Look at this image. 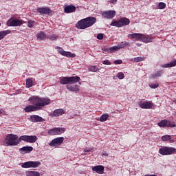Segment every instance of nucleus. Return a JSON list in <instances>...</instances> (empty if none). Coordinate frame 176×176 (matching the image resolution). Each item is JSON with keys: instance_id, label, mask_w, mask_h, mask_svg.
Listing matches in <instances>:
<instances>
[{"instance_id": "1", "label": "nucleus", "mask_w": 176, "mask_h": 176, "mask_svg": "<svg viewBox=\"0 0 176 176\" xmlns=\"http://www.w3.org/2000/svg\"><path fill=\"white\" fill-rule=\"evenodd\" d=\"M28 101L30 104H33L37 110L39 111V109H42L43 107L49 105L52 100L49 98H40L39 96H32L29 98Z\"/></svg>"}, {"instance_id": "2", "label": "nucleus", "mask_w": 176, "mask_h": 176, "mask_svg": "<svg viewBox=\"0 0 176 176\" xmlns=\"http://www.w3.org/2000/svg\"><path fill=\"white\" fill-rule=\"evenodd\" d=\"M96 21L97 19L96 17L88 16L77 22L76 27L78 30H86V28H89V27L96 24Z\"/></svg>"}, {"instance_id": "3", "label": "nucleus", "mask_w": 176, "mask_h": 176, "mask_svg": "<svg viewBox=\"0 0 176 176\" xmlns=\"http://www.w3.org/2000/svg\"><path fill=\"white\" fill-rule=\"evenodd\" d=\"M131 39H135V41H141L144 43H149L150 42H153L154 38L151 36H145V34L140 33H133L129 34Z\"/></svg>"}, {"instance_id": "4", "label": "nucleus", "mask_w": 176, "mask_h": 176, "mask_svg": "<svg viewBox=\"0 0 176 176\" xmlns=\"http://www.w3.org/2000/svg\"><path fill=\"white\" fill-rule=\"evenodd\" d=\"M6 146H16L19 145V140L17 135L9 134L4 140Z\"/></svg>"}, {"instance_id": "5", "label": "nucleus", "mask_w": 176, "mask_h": 176, "mask_svg": "<svg viewBox=\"0 0 176 176\" xmlns=\"http://www.w3.org/2000/svg\"><path fill=\"white\" fill-rule=\"evenodd\" d=\"M160 155L163 156H169L170 155H174L176 153V148L170 146H162L159 148Z\"/></svg>"}, {"instance_id": "6", "label": "nucleus", "mask_w": 176, "mask_h": 176, "mask_svg": "<svg viewBox=\"0 0 176 176\" xmlns=\"http://www.w3.org/2000/svg\"><path fill=\"white\" fill-rule=\"evenodd\" d=\"M80 80V77L76 76H70V77H63L61 78L60 83V85H69L71 82L72 83H78Z\"/></svg>"}, {"instance_id": "7", "label": "nucleus", "mask_w": 176, "mask_h": 176, "mask_svg": "<svg viewBox=\"0 0 176 176\" xmlns=\"http://www.w3.org/2000/svg\"><path fill=\"white\" fill-rule=\"evenodd\" d=\"M41 164L42 163L40 161H28L24 162L21 167L22 168H38Z\"/></svg>"}, {"instance_id": "8", "label": "nucleus", "mask_w": 176, "mask_h": 176, "mask_svg": "<svg viewBox=\"0 0 176 176\" xmlns=\"http://www.w3.org/2000/svg\"><path fill=\"white\" fill-rule=\"evenodd\" d=\"M63 133H65V128L58 127L50 129L47 134L49 135H60Z\"/></svg>"}, {"instance_id": "9", "label": "nucleus", "mask_w": 176, "mask_h": 176, "mask_svg": "<svg viewBox=\"0 0 176 176\" xmlns=\"http://www.w3.org/2000/svg\"><path fill=\"white\" fill-rule=\"evenodd\" d=\"M101 14H102V17H103V19H107L109 20H111V19H113V17H115V16H116V11L112 10H109L107 11H103Z\"/></svg>"}, {"instance_id": "10", "label": "nucleus", "mask_w": 176, "mask_h": 176, "mask_svg": "<svg viewBox=\"0 0 176 176\" xmlns=\"http://www.w3.org/2000/svg\"><path fill=\"white\" fill-rule=\"evenodd\" d=\"M23 24V21L20 19H10L7 22L8 27H20Z\"/></svg>"}, {"instance_id": "11", "label": "nucleus", "mask_w": 176, "mask_h": 176, "mask_svg": "<svg viewBox=\"0 0 176 176\" xmlns=\"http://www.w3.org/2000/svg\"><path fill=\"white\" fill-rule=\"evenodd\" d=\"M64 142V137H59L53 139L50 143V146H58Z\"/></svg>"}, {"instance_id": "12", "label": "nucleus", "mask_w": 176, "mask_h": 176, "mask_svg": "<svg viewBox=\"0 0 176 176\" xmlns=\"http://www.w3.org/2000/svg\"><path fill=\"white\" fill-rule=\"evenodd\" d=\"M138 106L142 109H151L152 107H153V103L151 101H139Z\"/></svg>"}, {"instance_id": "13", "label": "nucleus", "mask_w": 176, "mask_h": 176, "mask_svg": "<svg viewBox=\"0 0 176 176\" xmlns=\"http://www.w3.org/2000/svg\"><path fill=\"white\" fill-rule=\"evenodd\" d=\"M76 82H71L68 84L66 87L69 91H72V93H79V85L76 84Z\"/></svg>"}, {"instance_id": "14", "label": "nucleus", "mask_w": 176, "mask_h": 176, "mask_svg": "<svg viewBox=\"0 0 176 176\" xmlns=\"http://www.w3.org/2000/svg\"><path fill=\"white\" fill-rule=\"evenodd\" d=\"M56 49L58 50V52L62 56H65V57H76V54L71 53V52H66L64 49L60 47H56Z\"/></svg>"}, {"instance_id": "15", "label": "nucleus", "mask_w": 176, "mask_h": 176, "mask_svg": "<svg viewBox=\"0 0 176 176\" xmlns=\"http://www.w3.org/2000/svg\"><path fill=\"white\" fill-rule=\"evenodd\" d=\"M30 122H33V123H38V122H45V118L38 116V115H33L30 116Z\"/></svg>"}, {"instance_id": "16", "label": "nucleus", "mask_w": 176, "mask_h": 176, "mask_svg": "<svg viewBox=\"0 0 176 176\" xmlns=\"http://www.w3.org/2000/svg\"><path fill=\"white\" fill-rule=\"evenodd\" d=\"M37 12L40 13V14H50V13H52V10L48 7H43L38 8Z\"/></svg>"}, {"instance_id": "17", "label": "nucleus", "mask_w": 176, "mask_h": 176, "mask_svg": "<svg viewBox=\"0 0 176 176\" xmlns=\"http://www.w3.org/2000/svg\"><path fill=\"white\" fill-rule=\"evenodd\" d=\"M104 168L102 165H98L92 167V170L98 174H104Z\"/></svg>"}, {"instance_id": "18", "label": "nucleus", "mask_w": 176, "mask_h": 176, "mask_svg": "<svg viewBox=\"0 0 176 176\" xmlns=\"http://www.w3.org/2000/svg\"><path fill=\"white\" fill-rule=\"evenodd\" d=\"M76 10V7L72 5L66 6L64 8L65 13H74Z\"/></svg>"}, {"instance_id": "19", "label": "nucleus", "mask_w": 176, "mask_h": 176, "mask_svg": "<svg viewBox=\"0 0 176 176\" xmlns=\"http://www.w3.org/2000/svg\"><path fill=\"white\" fill-rule=\"evenodd\" d=\"M120 27H123V25H129L130 24V19L127 18H122L119 20Z\"/></svg>"}, {"instance_id": "20", "label": "nucleus", "mask_w": 176, "mask_h": 176, "mask_svg": "<svg viewBox=\"0 0 176 176\" xmlns=\"http://www.w3.org/2000/svg\"><path fill=\"white\" fill-rule=\"evenodd\" d=\"M25 174L26 176H41V173L35 170H26Z\"/></svg>"}, {"instance_id": "21", "label": "nucleus", "mask_w": 176, "mask_h": 176, "mask_svg": "<svg viewBox=\"0 0 176 176\" xmlns=\"http://www.w3.org/2000/svg\"><path fill=\"white\" fill-rule=\"evenodd\" d=\"M25 112H35L38 111L36 107L33 104L29 105L24 109Z\"/></svg>"}, {"instance_id": "22", "label": "nucleus", "mask_w": 176, "mask_h": 176, "mask_svg": "<svg viewBox=\"0 0 176 176\" xmlns=\"http://www.w3.org/2000/svg\"><path fill=\"white\" fill-rule=\"evenodd\" d=\"M65 111L63 110V109H58L54 111L53 112V116L57 117V116H61V115H64Z\"/></svg>"}, {"instance_id": "23", "label": "nucleus", "mask_w": 176, "mask_h": 176, "mask_svg": "<svg viewBox=\"0 0 176 176\" xmlns=\"http://www.w3.org/2000/svg\"><path fill=\"white\" fill-rule=\"evenodd\" d=\"M38 141V137L36 135H28V142H30V144H34V142H36Z\"/></svg>"}, {"instance_id": "24", "label": "nucleus", "mask_w": 176, "mask_h": 176, "mask_svg": "<svg viewBox=\"0 0 176 176\" xmlns=\"http://www.w3.org/2000/svg\"><path fill=\"white\" fill-rule=\"evenodd\" d=\"M33 149L32 146H23L20 148V151L23 152V153H30V152H32Z\"/></svg>"}, {"instance_id": "25", "label": "nucleus", "mask_w": 176, "mask_h": 176, "mask_svg": "<svg viewBox=\"0 0 176 176\" xmlns=\"http://www.w3.org/2000/svg\"><path fill=\"white\" fill-rule=\"evenodd\" d=\"M176 66V60L171 61L170 63L162 65V68H171Z\"/></svg>"}, {"instance_id": "26", "label": "nucleus", "mask_w": 176, "mask_h": 176, "mask_svg": "<svg viewBox=\"0 0 176 176\" xmlns=\"http://www.w3.org/2000/svg\"><path fill=\"white\" fill-rule=\"evenodd\" d=\"M10 30H4L0 32V41L3 39L8 34H10Z\"/></svg>"}, {"instance_id": "27", "label": "nucleus", "mask_w": 176, "mask_h": 176, "mask_svg": "<svg viewBox=\"0 0 176 176\" xmlns=\"http://www.w3.org/2000/svg\"><path fill=\"white\" fill-rule=\"evenodd\" d=\"M37 38L40 41H44V39H46V34L43 32H40L37 34Z\"/></svg>"}, {"instance_id": "28", "label": "nucleus", "mask_w": 176, "mask_h": 176, "mask_svg": "<svg viewBox=\"0 0 176 176\" xmlns=\"http://www.w3.org/2000/svg\"><path fill=\"white\" fill-rule=\"evenodd\" d=\"M109 118L107 113L102 114L100 118V122H106V120Z\"/></svg>"}, {"instance_id": "29", "label": "nucleus", "mask_w": 176, "mask_h": 176, "mask_svg": "<svg viewBox=\"0 0 176 176\" xmlns=\"http://www.w3.org/2000/svg\"><path fill=\"white\" fill-rule=\"evenodd\" d=\"M129 45L127 42H121L120 44H118L117 46L118 47V49L120 50V49H124L126 46Z\"/></svg>"}, {"instance_id": "30", "label": "nucleus", "mask_w": 176, "mask_h": 176, "mask_svg": "<svg viewBox=\"0 0 176 176\" xmlns=\"http://www.w3.org/2000/svg\"><path fill=\"white\" fill-rule=\"evenodd\" d=\"M162 141H170L171 140V135H165L161 138Z\"/></svg>"}, {"instance_id": "31", "label": "nucleus", "mask_w": 176, "mask_h": 176, "mask_svg": "<svg viewBox=\"0 0 176 176\" xmlns=\"http://www.w3.org/2000/svg\"><path fill=\"white\" fill-rule=\"evenodd\" d=\"M110 25L111 27H118L119 28H120V21H114L110 24Z\"/></svg>"}, {"instance_id": "32", "label": "nucleus", "mask_w": 176, "mask_h": 176, "mask_svg": "<svg viewBox=\"0 0 176 176\" xmlns=\"http://www.w3.org/2000/svg\"><path fill=\"white\" fill-rule=\"evenodd\" d=\"M119 50V47L118 45L113 46L109 48V53H115V52H118Z\"/></svg>"}, {"instance_id": "33", "label": "nucleus", "mask_w": 176, "mask_h": 176, "mask_svg": "<svg viewBox=\"0 0 176 176\" xmlns=\"http://www.w3.org/2000/svg\"><path fill=\"white\" fill-rule=\"evenodd\" d=\"M88 69L90 72H97L98 71V67L96 66H90Z\"/></svg>"}, {"instance_id": "34", "label": "nucleus", "mask_w": 176, "mask_h": 176, "mask_svg": "<svg viewBox=\"0 0 176 176\" xmlns=\"http://www.w3.org/2000/svg\"><path fill=\"white\" fill-rule=\"evenodd\" d=\"M151 76L153 79H157V78L162 76V72H157L154 74H153Z\"/></svg>"}, {"instance_id": "35", "label": "nucleus", "mask_w": 176, "mask_h": 176, "mask_svg": "<svg viewBox=\"0 0 176 176\" xmlns=\"http://www.w3.org/2000/svg\"><path fill=\"white\" fill-rule=\"evenodd\" d=\"M158 126L160 127H166V120H162L161 122L158 123Z\"/></svg>"}, {"instance_id": "36", "label": "nucleus", "mask_w": 176, "mask_h": 176, "mask_svg": "<svg viewBox=\"0 0 176 176\" xmlns=\"http://www.w3.org/2000/svg\"><path fill=\"white\" fill-rule=\"evenodd\" d=\"M19 142L20 141H24L25 142H27L28 140V135H22L19 138Z\"/></svg>"}, {"instance_id": "37", "label": "nucleus", "mask_w": 176, "mask_h": 176, "mask_svg": "<svg viewBox=\"0 0 176 176\" xmlns=\"http://www.w3.org/2000/svg\"><path fill=\"white\" fill-rule=\"evenodd\" d=\"M58 38V36L57 34H52L51 36L47 37V39H50V41H56V39Z\"/></svg>"}, {"instance_id": "38", "label": "nucleus", "mask_w": 176, "mask_h": 176, "mask_svg": "<svg viewBox=\"0 0 176 176\" xmlns=\"http://www.w3.org/2000/svg\"><path fill=\"white\" fill-rule=\"evenodd\" d=\"M32 87V79L29 78L26 80V87Z\"/></svg>"}, {"instance_id": "39", "label": "nucleus", "mask_w": 176, "mask_h": 176, "mask_svg": "<svg viewBox=\"0 0 176 176\" xmlns=\"http://www.w3.org/2000/svg\"><path fill=\"white\" fill-rule=\"evenodd\" d=\"M144 60H145V58L141 57V56L134 58V61H135V63H140V62H141V61H144Z\"/></svg>"}, {"instance_id": "40", "label": "nucleus", "mask_w": 176, "mask_h": 176, "mask_svg": "<svg viewBox=\"0 0 176 176\" xmlns=\"http://www.w3.org/2000/svg\"><path fill=\"white\" fill-rule=\"evenodd\" d=\"M175 124L172 123L171 121L166 120V127H175Z\"/></svg>"}, {"instance_id": "41", "label": "nucleus", "mask_w": 176, "mask_h": 176, "mask_svg": "<svg viewBox=\"0 0 176 176\" xmlns=\"http://www.w3.org/2000/svg\"><path fill=\"white\" fill-rule=\"evenodd\" d=\"M28 25L29 28H32L34 27V25H35V21H29L28 22Z\"/></svg>"}, {"instance_id": "42", "label": "nucleus", "mask_w": 176, "mask_h": 176, "mask_svg": "<svg viewBox=\"0 0 176 176\" xmlns=\"http://www.w3.org/2000/svg\"><path fill=\"white\" fill-rule=\"evenodd\" d=\"M117 76H118V79H124V74H123V72H119V73H118Z\"/></svg>"}, {"instance_id": "43", "label": "nucleus", "mask_w": 176, "mask_h": 176, "mask_svg": "<svg viewBox=\"0 0 176 176\" xmlns=\"http://www.w3.org/2000/svg\"><path fill=\"white\" fill-rule=\"evenodd\" d=\"M159 9H164L166 8V3L161 2L158 5Z\"/></svg>"}, {"instance_id": "44", "label": "nucleus", "mask_w": 176, "mask_h": 176, "mask_svg": "<svg viewBox=\"0 0 176 176\" xmlns=\"http://www.w3.org/2000/svg\"><path fill=\"white\" fill-rule=\"evenodd\" d=\"M150 87L151 89H157V87H159V85L158 84H151V85H150Z\"/></svg>"}, {"instance_id": "45", "label": "nucleus", "mask_w": 176, "mask_h": 176, "mask_svg": "<svg viewBox=\"0 0 176 176\" xmlns=\"http://www.w3.org/2000/svg\"><path fill=\"white\" fill-rule=\"evenodd\" d=\"M103 38H104V35L102 34H98L97 39H99V41H101Z\"/></svg>"}, {"instance_id": "46", "label": "nucleus", "mask_w": 176, "mask_h": 176, "mask_svg": "<svg viewBox=\"0 0 176 176\" xmlns=\"http://www.w3.org/2000/svg\"><path fill=\"white\" fill-rule=\"evenodd\" d=\"M102 64H104V65H111V64L112 63L108 60H105L102 62Z\"/></svg>"}, {"instance_id": "47", "label": "nucleus", "mask_w": 176, "mask_h": 176, "mask_svg": "<svg viewBox=\"0 0 176 176\" xmlns=\"http://www.w3.org/2000/svg\"><path fill=\"white\" fill-rule=\"evenodd\" d=\"M122 63H123V60H116L113 62V63L116 65L122 64Z\"/></svg>"}, {"instance_id": "48", "label": "nucleus", "mask_w": 176, "mask_h": 176, "mask_svg": "<svg viewBox=\"0 0 176 176\" xmlns=\"http://www.w3.org/2000/svg\"><path fill=\"white\" fill-rule=\"evenodd\" d=\"M84 152H93V148H85Z\"/></svg>"}, {"instance_id": "49", "label": "nucleus", "mask_w": 176, "mask_h": 176, "mask_svg": "<svg viewBox=\"0 0 176 176\" xmlns=\"http://www.w3.org/2000/svg\"><path fill=\"white\" fill-rule=\"evenodd\" d=\"M103 50H104V52H106L107 53H111V52H109V49L104 48Z\"/></svg>"}, {"instance_id": "50", "label": "nucleus", "mask_w": 176, "mask_h": 176, "mask_svg": "<svg viewBox=\"0 0 176 176\" xmlns=\"http://www.w3.org/2000/svg\"><path fill=\"white\" fill-rule=\"evenodd\" d=\"M116 2H117V0H111L110 1V3H116Z\"/></svg>"}, {"instance_id": "51", "label": "nucleus", "mask_w": 176, "mask_h": 176, "mask_svg": "<svg viewBox=\"0 0 176 176\" xmlns=\"http://www.w3.org/2000/svg\"><path fill=\"white\" fill-rule=\"evenodd\" d=\"M102 155H103V156H108V153H103Z\"/></svg>"}, {"instance_id": "52", "label": "nucleus", "mask_w": 176, "mask_h": 176, "mask_svg": "<svg viewBox=\"0 0 176 176\" xmlns=\"http://www.w3.org/2000/svg\"><path fill=\"white\" fill-rule=\"evenodd\" d=\"M136 45H137L138 47H140V46H142V44H141V43H137Z\"/></svg>"}, {"instance_id": "53", "label": "nucleus", "mask_w": 176, "mask_h": 176, "mask_svg": "<svg viewBox=\"0 0 176 176\" xmlns=\"http://www.w3.org/2000/svg\"><path fill=\"white\" fill-rule=\"evenodd\" d=\"M173 102H174L175 104H176V99L173 100Z\"/></svg>"}, {"instance_id": "54", "label": "nucleus", "mask_w": 176, "mask_h": 176, "mask_svg": "<svg viewBox=\"0 0 176 176\" xmlns=\"http://www.w3.org/2000/svg\"><path fill=\"white\" fill-rule=\"evenodd\" d=\"M145 176H152V175H146Z\"/></svg>"}, {"instance_id": "55", "label": "nucleus", "mask_w": 176, "mask_h": 176, "mask_svg": "<svg viewBox=\"0 0 176 176\" xmlns=\"http://www.w3.org/2000/svg\"><path fill=\"white\" fill-rule=\"evenodd\" d=\"M1 113H2V111H0V115H1Z\"/></svg>"}, {"instance_id": "56", "label": "nucleus", "mask_w": 176, "mask_h": 176, "mask_svg": "<svg viewBox=\"0 0 176 176\" xmlns=\"http://www.w3.org/2000/svg\"><path fill=\"white\" fill-rule=\"evenodd\" d=\"M79 85H81V82H79Z\"/></svg>"}, {"instance_id": "57", "label": "nucleus", "mask_w": 176, "mask_h": 176, "mask_svg": "<svg viewBox=\"0 0 176 176\" xmlns=\"http://www.w3.org/2000/svg\"><path fill=\"white\" fill-rule=\"evenodd\" d=\"M0 26H1V23H0Z\"/></svg>"}]
</instances>
